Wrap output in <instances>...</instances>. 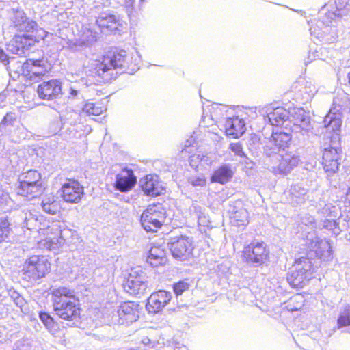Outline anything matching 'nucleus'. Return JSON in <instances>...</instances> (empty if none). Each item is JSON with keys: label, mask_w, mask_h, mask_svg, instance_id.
Wrapping results in <instances>:
<instances>
[{"label": "nucleus", "mask_w": 350, "mask_h": 350, "mask_svg": "<svg viewBox=\"0 0 350 350\" xmlns=\"http://www.w3.org/2000/svg\"><path fill=\"white\" fill-rule=\"evenodd\" d=\"M243 120L238 117L229 118L225 123L226 133L232 138L240 137L245 131Z\"/></svg>", "instance_id": "obj_22"}, {"label": "nucleus", "mask_w": 350, "mask_h": 350, "mask_svg": "<svg viewBox=\"0 0 350 350\" xmlns=\"http://www.w3.org/2000/svg\"><path fill=\"white\" fill-rule=\"evenodd\" d=\"M83 194V187L77 180H68L62 187V197L67 202L78 203Z\"/></svg>", "instance_id": "obj_13"}, {"label": "nucleus", "mask_w": 350, "mask_h": 350, "mask_svg": "<svg viewBox=\"0 0 350 350\" xmlns=\"http://www.w3.org/2000/svg\"><path fill=\"white\" fill-rule=\"evenodd\" d=\"M67 44L68 48H70L71 50L76 51H81L85 47H88V45H86V44H85L84 42H82V39L81 38V37H79V38H75L73 40H69L67 42Z\"/></svg>", "instance_id": "obj_41"}, {"label": "nucleus", "mask_w": 350, "mask_h": 350, "mask_svg": "<svg viewBox=\"0 0 350 350\" xmlns=\"http://www.w3.org/2000/svg\"><path fill=\"white\" fill-rule=\"evenodd\" d=\"M349 325H350V315L349 312H346L338 317V327H342Z\"/></svg>", "instance_id": "obj_48"}, {"label": "nucleus", "mask_w": 350, "mask_h": 350, "mask_svg": "<svg viewBox=\"0 0 350 350\" xmlns=\"http://www.w3.org/2000/svg\"><path fill=\"white\" fill-rule=\"evenodd\" d=\"M126 59L127 53L123 50L105 55L101 62L95 61L92 64V70H90V75L98 78L97 81L100 83L109 82L116 78L117 69L128 66Z\"/></svg>", "instance_id": "obj_1"}, {"label": "nucleus", "mask_w": 350, "mask_h": 350, "mask_svg": "<svg viewBox=\"0 0 350 350\" xmlns=\"http://www.w3.org/2000/svg\"><path fill=\"white\" fill-rule=\"evenodd\" d=\"M41 175L36 170H29L23 174L22 179L20 183H41Z\"/></svg>", "instance_id": "obj_38"}, {"label": "nucleus", "mask_w": 350, "mask_h": 350, "mask_svg": "<svg viewBox=\"0 0 350 350\" xmlns=\"http://www.w3.org/2000/svg\"><path fill=\"white\" fill-rule=\"evenodd\" d=\"M98 33L91 28H85L81 35L82 42H84L88 46L92 45L96 40Z\"/></svg>", "instance_id": "obj_37"}, {"label": "nucleus", "mask_w": 350, "mask_h": 350, "mask_svg": "<svg viewBox=\"0 0 350 350\" xmlns=\"http://www.w3.org/2000/svg\"><path fill=\"white\" fill-rule=\"evenodd\" d=\"M319 246L315 249V252L321 259L329 261L332 259V250L329 242L327 240H321Z\"/></svg>", "instance_id": "obj_31"}, {"label": "nucleus", "mask_w": 350, "mask_h": 350, "mask_svg": "<svg viewBox=\"0 0 350 350\" xmlns=\"http://www.w3.org/2000/svg\"><path fill=\"white\" fill-rule=\"evenodd\" d=\"M0 61L5 65L10 64L8 66L10 70L14 69L15 59L14 57H9L1 48H0Z\"/></svg>", "instance_id": "obj_42"}, {"label": "nucleus", "mask_w": 350, "mask_h": 350, "mask_svg": "<svg viewBox=\"0 0 350 350\" xmlns=\"http://www.w3.org/2000/svg\"><path fill=\"white\" fill-rule=\"evenodd\" d=\"M16 68L22 76L29 81L38 82L47 72V68L43 59H27L25 62H16Z\"/></svg>", "instance_id": "obj_6"}, {"label": "nucleus", "mask_w": 350, "mask_h": 350, "mask_svg": "<svg viewBox=\"0 0 350 350\" xmlns=\"http://www.w3.org/2000/svg\"><path fill=\"white\" fill-rule=\"evenodd\" d=\"M79 92L77 90L74 89L73 88H70L69 92V98H74L77 96Z\"/></svg>", "instance_id": "obj_54"}, {"label": "nucleus", "mask_w": 350, "mask_h": 350, "mask_svg": "<svg viewBox=\"0 0 350 350\" xmlns=\"http://www.w3.org/2000/svg\"><path fill=\"white\" fill-rule=\"evenodd\" d=\"M36 220L33 219H29L27 218V215H25V217L24 219V221L26 224V226L28 228H30V227L29 226H31L32 224V223L33 221H35Z\"/></svg>", "instance_id": "obj_56"}, {"label": "nucleus", "mask_w": 350, "mask_h": 350, "mask_svg": "<svg viewBox=\"0 0 350 350\" xmlns=\"http://www.w3.org/2000/svg\"><path fill=\"white\" fill-rule=\"evenodd\" d=\"M51 264L44 256H32L25 262L23 271L29 280H36L49 272Z\"/></svg>", "instance_id": "obj_7"}, {"label": "nucleus", "mask_w": 350, "mask_h": 350, "mask_svg": "<svg viewBox=\"0 0 350 350\" xmlns=\"http://www.w3.org/2000/svg\"><path fill=\"white\" fill-rule=\"evenodd\" d=\"M42 193V183L26 184L20 183L18 193L33 198Z\"/></svg>", "instance_id": "obj_29"}, {"label": "nucleus", "mask_w": 350, "mask_h": 350, "mask_svg": "<svg viewBox=\"0 0 350 350\" xmlns=\"http://www.w3.org/2000/svg\"><path fill=\"white\" fill-rule=\"evenodd\" d=\"M11 298L13 299L17 306L21 307L24 304L23 298L15 291H14L11 295Z\"/></svg>", "instance_id": "obj_52"}, {"label": "nucleus", "mask_w": 350, "mask_h": 350, "mask_svg": "<svg viewBox=\"0 0 350 350\" xmlns=\"http://www.w3.org/2000/svg\"><path fill=\"white\" fill-rule=\"evenodd\" d=\"M42 208L46 213L55 215L57 211V205L56 203H51V204H44L42 205Z\"/></svg>", "instance_id": "obj_50"}, {"label": "nucleus", "mask_w": 350, "mask_h": 350, "mask_svg": "<svg viewBox=\"0 0 350 350\" xmlns=\"http://www.w3.org/2000/svg\"><path fill=\"white\" fill-rule=\"evenodd\" d=\"M306 236V244L310 250H315L319 246V243L321 240L316 237L314 230L312 229Z\"/></svg>", "instance_id": "obj_40"}, {"label": "nucleus", "mask_w": 350, "mask_h": 350, "mask_svg": "<svg viewBox=\"0 0 350 350\" xmlns=\"http://www.w3.org/2000/svg\"><path fill=\"white\" fill-rule=\"evenodd\" d=\"M230 150L235 153L237 155L245 157L247 160H249L250 163L252 164H254V162L250 160L249 158H247L243 151V147L242 145L239 143H232L230 144Z\"/></svg>", "instance_id": "obj_46"}, {"label": "nucleus", "mask_w": 350, "mask_h": 350, "mask_svg": "<svg viewBox=\"0 0 350 350\" xmlns=\"http://www.w3.org/2000/svg\"><path fill=\"white\" fill-rule=\"evenodd\" d=\"M291 193L293 200H294L297 204H302L306 200L307 189L299 184H295L291 187Z\"/></svg>", "instance_id": "obj_35"}, {"label": "nucleus", "mask_w": 350, "mask_h": 350, "mask_svg": "<svg viewBox=\"0 0 350 350\" xmlns=\"http://www.w3.org/2000/svg\"><path fill=\"white\" fill-rule=\"evenodd\" d=\"M280 150L278 147H276L273 142L269 139V142L263 145L262 146V159L260 161L265 162V158H275L276 160H279V152Z\"/></svg>", "instance_id": "obj_33"}, {"label": "nucleus", "mask_w": 350, "mask_h": 350, "mask_svg": "<svg viewBox=\"0 0 350 350\" xmlns=\"http://www.w3.org/2000/svg\"><path fill=\"white\" fill-rule=\"evenodd\" d=\"M289 117L290 111L280 107L269 111L264 119L265 122H269L271 125L278 126L286 121Z\"/></svg>", "instance_id": "obj_24"}, {"label": "nucleus", "mask_w": 350, "mask_h": 350, "mask_svg": "<svg viewBox=\"0 0 350 350\" xmlns=\"http://www.w3.org/2000/svg\"><path fill=\"white\" fill-rule=\"evenodd\" d=\"M137 179L132 170H126L122 174H118L116 177V189L126 192L131 190L136 184Z\"/></svg>", "instance_id": "obj_21"}, {"label": "nucleus", "mask_w": 350, "mask_h": 350, "mask_svg": "<svg viewBox=\"0 0 350 350\" xmlns=\"http://www.w3.org/2000/svg\"><path fill=\"white\" fill-rule=\"evenodd\" d=\"M146 262L152 267H158L166 262L165 252L159 247H152L149 251Z\"/></svg>", "instance_id": "obj_27"}, {"label": "nucleus", "mask_w": 350, "mask_h": 350, "mask_svg": "<svg viewBox=\"0 0 350 350\" xmlns=\"http://www.w3.org/2000/svg\"><path fill=\"white\" fill-rule=\"evenodd\" d=\"M246 146L252 156L258 161H260L262 154L263 144L260 137L256 135L252 134L246 142Z\"/></svg>", "instance_id": "obj_26"}, {"label": "nucleus", "mask_w": 350, "mask_h": 350, "mask_svg": "<svg viewBox=\"0 0 350 350\" xmlns=\"http://www.w3.org/2000/svg\"><path fill=\"white\" fill-rule=\"evenodd\" d=\"M194 208L198 217V224L202 226H208L211 223L208 216L202 211L201 207L195 206Z\"/></svg>", "instance_id": "obj_39"}, {"label": "nucleus", "mask_w": 350, "mask_h": 350, "mask_svg": "<svg viewBox=\"0 0 350 350\" xmlns=\"http://www.w3.org/2000/svg\"><path fill=\"white\" fill-rule=\"evenodd\" d=\"M29 18L21 9L12 8L10 12V26L18 31Z\"/></svg>", "instance_id": "obj_28"}, {"label": "nucleus", "mask_w": 350, "mask_h": 350, "mask_svg": "<svg viewBox=\"0 0 350 350\" xmlns=\"http://www.w3.org/2000/svg\"><path fill=\"white\" fill-rule=\"evenodd\" d=\"M289 118L293 124L291 133L299 142H304L308 139L312 129L309 113L302 108L293 109L290 112Z\"/></svg>", "instance_id": "obj_4"}, {"label": "nucleus", "mask_w": 350, "mask_h": 350, "mask_svg": "<svg viewBox=\"0 0 350 350\" xmlns=\"http://www.w3.org/2000/svg\"><path fill=\"white\" fill-rule=\"evenodd\" d=\"M12 228L7 217H0V243L8 242L10 237Z\"/></svg>", "instance_id": "obj_34"}, {"label": "nucleus", "mask_w": 350, "mask_h": 350, "mask_svg": "<svg viewBox=\"0 0 350 350\" xmlns=\"http://www.w3.org/2000/svg\"><path fill=\"white\" fill-rule=\"evenodd\" d=\"M234 174L230 164H223L213 172L211 181L224 185L232 178Z\"/></svg>", "instance_id": "obj_23"}, {"label": "nucleus", "mask_w": 350, "mask_h": 350, "mask_svg": "<svg viewBox=\"0 0 350 350\" xmlns=\"http://www.w3.org/2000/svg\"><path fill=\"white\" fill-rule=\"evenodd\" d=\"M301 224L308 226L310 230L314 228V218L310 215H306L301 219Z\"/></svg>", "instance_id": "obj_51"}, {"label": "nucleus", "mask_w": 350, "mask_h": 350, "mask_svg": "<svg viewBox=\"0 0 350 350\" xmlns=\"http://www.w3.org/2000/svg\"><path fill=\"white\" fill-rule=\"evenodd\" d=\"M349 83H350V72L348 73Z\"/></svg>", "instance_id": "obj_59"}, {"label": "nucleus", "mask_w": 350, "mask_h": 350, "mask_svg": "<svg viewBox=\"0 0 350 350\" xmlns=\"http://www.w3.org/2000/svg\"><path fill=\"white\" fill-rule=\"evenodd\" d=\"M11 202L12 200L9 196V193L4 191L3 190H0V206L8 205Z\"/></svg>", "instance_id": "obj_49"}, {"label": "nucleus", "mask_w": 350, "mask_h": 350, "mask_svg": "<svg viewBox=\"0 0 350 350\" xmlns=\"http://www.w3.org/2000/svg\"><path fill=\"white\" fill-rule=\"evenodd\" d=\"M329 224H330L331 225L332 224V222L329 221ZM333 224H334V222H333Z\"/></svg>", "instance_id": "obj_61"}, {"label": "nucleus", "mask_w": 350, "mask_h": 350, "mask_svg": "<svg viewBox=\"0 0 350 350\" xmlns=\"http://www.w3.org/2000/svg\"><path fill=\"white\" fill-rule=\"evenodd\" d=\"M18 31L24 33L20 36L27 38L28 42L31 45L39 42L40 40L44 39L46 36V31L42 28H40L36 21L29 18L27 20Z\"/></svg>", "instance_id": "obj_15"}, {"label": "nucleus", "mask_w": 350, "mask_h": 350, "mask_svg": "<svg viewBox=\"0 0 350 350\" xmlns=\"http://www.w3.org/2000/svg\"><path fill=\"white\" fill-rule=\"evenodd\" d=\"M37 93L41 99H55L62 94V83L57 79L44 81L38 86Z\"/></svg>", "instance_id": "obj_14"}, {"label": "nucleus", "mask_w": 350, "mask_h": 350, "mask_svg": "<svg viewBox=\"0 0 350 350\" xmlns=\"http://www.w3.org/2000/svg\"><path fill=\"white\" fill-rule=\"evenodd\" d=\"M106 110V108L102 103H87L84 105L83 107V111L93 116H98L100 115L104 111Z\"/></svg>", "instance_id": "obj_36"}, {"label": "nucleus", "mask_w": 350, "mask_h": 350, "mask_svg": "<svg viewBox=\"0 0 350 350\" xmlns=\"http://www.w3.org/2000/svg\"><path fill=\"white\" fill-rule=\"evenodd\" d=\"M51 203H55V201L53 198H46L42 200V206L44 204H51Z\"/></svg>", "instance_id": "obj_55"}, {"label": "nucleus", "mask_w": 350, "mask_h": 350, "mask_svg": "<svg viewBox=\"0 0 350 350\" xmlns=\"http://www.w3.org/2000/svg\"><path fill=\"white\" fill-rule=\"evenodd\" d=\"M139 313L138 304L133 301L124 302L118 306L116 314L113 316V321L120 325H129L137 321Z\"/></svg>", "instance_id": "obj_10"}, {"label": "nucleus", "mask_w": 350, "mask_h": 350, "mask_svg": "<svg viewBox=\"0 0 350 350\" xmlns=\"http://www.w3.org/2000/svg\"><path fill=\"white\" fill-rule=\"evenodd\" d=\"M189 287V284L186 281H180L174 284V291L176 295H181Z\"/></svg>", "instance_id": "obj_47"}, {"label": "nucleus", "mask_w": 350, "mask_h": 350, "mask_svg": "<svg viewBox=\"0 0 350 350\" xmlns=\"http://www.w3.org/2000/svg\"><path fill=\"white\" fill-rule=\"evenodd\" d=\"M46 16L47 18H49V17H51V15H48V14H47V15H46Z\"/></svg>", "instance_id": "obj_60"}, {"label": "nucleus", "mask_w": 350, "mask_h": 350, "mask_svg": "<svg viewBox=\"0 0 350 350\" xmlns=\"http://www.w3.org/2000/svg\"><path fill=\"white\" fill-rule=\"evenodd\" d=\"M230 222L233 226L241 227L248 224V213L245 208H241L235 211L230 216Z\"/></svg>", "instance_id": "obj_32"}, {"label": "nucleus", "mask_w": 350, "mask_h": 350, "mask_svg": "<svg viewBox=\"0 0 350 350\" xmlns=\"http://www.w3.org/2000/svg\"><path fill=\"white\" fill-rule=\"evenodd\" d=\"M53 309L62 319L74 321L79 318L80 309L75 291L66 287L53 288L51 291Z\"/></svg>", "instance_id": "obj_2"}, {"label": "nucleus", "mask_w": 350, "mask_h": 350, "mask_svg": "<svg viewBox=\"0 0 350 350\" xmlns=\"http://www.w3.org/2000/svg\"><path fill=\"white\" fill-rule=\"evenodd\" d=\"M167 245L172 256L179 260H188L193 250L192 239L183 235L170 238Z\"/></svg>", "instance_id": "obj_9"}, {"label": "nucleus", "mask_w": 350, "mask_h": 350, "mask_svg": "<svg viewBox=\"0 0 350 350\" xmlns=\"http://www.w3.org/2000/svg\"><path fill=\"white\" fill-rule=\"evenodd\" d=\"M323 165L325 172L334 174L338 169L339 154L338 150L331 146L325 147L323 152Z\"/></svg>", "instance_id": "obj_17"}, {"label": "nucleus", "mask_w": 350, "mask_h": 350, "mask_svg": "<svg viewBox=\"0 0 350 350\" xmlns=\"http://www.w3.org/2000/svg\"><path fill=\"white\" fill-rule=\"evenodd\" d=\"M96 23L102 31L106 30L112 32L118 30L119 27L122 25L119 16L107 13H103L98 16Z\"/></svg>", "instance_id": "obj_18"}, {"label": "nucleus", "mask_w": 350, "mask_h": 350, "mask_svg": "<svg viewBox=\"0 0 350 350\" xmlns=\"http://www.w3.org/2000/svg\"><path fill=\"white\" fill-rule=\"evenodd\" d=\"M280 154V163L277 166H272L271 170L275 175H286L290 173L300 161L299 155L295 150H286Z\"/></svg>", "instance_id": "obj_11"}, {"label": "nucleus", "mask_w": 350, "mask_h": 350, "mask_svg": "<svg viewBox=\"0 0 350 350\" xmlns=\"http://www.w3.org/2000/svg\"><path fill=\"white\" fill-rule=\"evenodd\" d=\"M330 109L329 113L323 120V124L328 132L337 133L342 125V113L340 112V107Z\"/></svg>", "instance_id": "obj_20"}, {"label": "nucleus", "mask_w": 350, "mask_h": 350, "mask_svg": "<svg viewBox=\"0 0 350 350\" xmlns=\"http://www.w3.org/2000/svg\"><path fill=\"white\" fill-rule=\"evenodd\" d=\"M269 250L264 242L252 241L243 250V257L247 263L258 267L265 264L269 258Z\"/></svg>", "instance_id": "obj_8"}, {"label": "nucleus", "mask_w": 350, "mask_h": 350, "mask_svg": "<svg viewBox=\"0 0 350 350\" xmlns=\"http://www.w3.org/2000/svg\"><path fill=\"white\" fill-rule=\"evenodd\" d=\"M31 46L32 45L28 42L27 38L18 35L8 44L7 50L12 54L21 55H25Z\"/></svg>", "instance_id": "obj_25"}, {"label": "nucleus", "mask_w": 350, "mask_h": 350, "mask_svg": "<svg viewBox=\"0 0 350 350\" xmlns=\"http://www.w3.org/2000/svg\"><path fill=\"white\" fill-rule=\"evenodd\" d=\"M293 133L288 132H274L271 135L270 140L273 144L278 147V149L285 151V148H288V145L292 139Z\"/></svg>", "instance_id": "obj_30"}, {"label": "nucleus", "mask_w": 350, "mask_h": 350, "mask_svg": "<svg viewBox=\"0 0 350 350\" xmlns=\"http://www.w3.org/2000/svg\"><path fill=\"white\" fill-rule=\"evenodd\" d=\"M172 299V293L165 291H159L152 293L146 306L149 312L157 313L165 306Z\"/></svg>", "instance_id": "obj_16"}, {"label": "nucleus", "mask_w": 350, "mask_h": 350, "mask_svg": "<svg viewBox=\"0 0 350 350\" xmlns=\"http://www.w3.org/2000/svg\"><path fill=\"white\" fill-rule=\"evenodd\" d=\"M42 246H44L46 248L51 250L56 248L57 243L51 241L45 240L44 241L40 243V247Z\"/></svg>", "instance_id": "obj_53"}, {"label": "nucleus", "mask_w": 350, "mask_h": 350, "mask_svg": "<svg viewBox=\"0 0 350 350\" xmlns=\"http://www.w3.org/2000/svg\"><path fill=\"white\" fill-rule=\"evenodd\" d=\"M188 182L193 187H204L206 180L202 175L191 176L188 178Z\"/></svg>", "instance_id": "obj_45"}, {"label": "nucleus", "mask_w": 350, "mask_h": 350, "mask_svg": "<svg viewBox=\"0 0 350 350\" xmlns=\"http://www.w3.org/2000/svg\"><path fill=\"white\" fill-rule=\"evenodd\" d=\"M137 273L135 271H131L126 281L123 284V288L131 295L140 296L146 293L148 285L143 272L141 271V274H137Z\"/></svg>", "instance_id": "obj_12"}, {"label": "nucleus", "mask_w": 350, "mask_h": 350, "mask_svg": "<svg viewBox=\"0 0 350 350\" xmlns=\"http://www.w3.org/2000/svg\"><path fill=\"white\" fill-rule=\"evenodd\" d=\"M346 199L350 203V188L347 190L346 193Z\"/></svg>", "instance_id": "obj_58"}, {"label": "nucleus", "mask_w": 350, "mask_h": 350, "mask_svg": "<svg viewBox=\"0 0 350 350\" xmlns=\"http://www.w3.org/2000/svg\"><path fill=\"white\" fill-rule=\"evenodd\" d=\"M16 121L14 113H8L0 123V130L2 131L6 126H13Z\"/></svg>", "instance_id": "obj_44"}, {"label": "nucleus", "mask_w": 350, "mask_h": 350, "mask_svg": "<svg viewBox=\"0 0 350 350\" xmlns=\"http://www.w3.org/2000/svg\"><path fill=\"white\" fill-rule=\"evenodd\" d=\"M312 277L311 261L307 258L297 260L288 274L287 280L293 287L302 288Z\"/></svg>", "instance_id": "obj_5"}, {"label": "nucleus", "mask_w": 350, "mask_h": 350, "mask_svg": "<svg viewBox=\"0 0 350 350\" xmlns=\"http://www.w3.org/2000/svg\"><path fill=\"white\" fill-rule=\"evenodd\" d=\"M39 316L40 320L46 327V328L51 331L55 327L53 319L48 313L46 312H40Z\"/></svg>", "instance_id": "obj_43"}, {"label": "nucleus", "mask_w": 350, "mask_h": 350, "mask_svg": "<svg viewBox=\"0 0 350 350\" xmlns=\"http://www.w3.org/2000/svg\"><path fill=\"white\" fill-rule=\"evenodd\" d=\"M167 214L165 208L161 204L150 205L144 211L141 215V224L147 232H155L170 218L167 219Z\"/></svg>", "instance_id": "obj_3"}, {"label": "nucleus", "mask_w": 350, "mask_h": 350, "mask_svg": "<svg viewBox=\"0 0 350 350\" xmlns=\"http://www.w3.org/2000/svg\"><path fill=\"white\" fill-rule=\"evenodd\" d=\"M143 191L147 196H157L163 193L164 188L158 180V177L148 175L140 180Z\"/></svg>", "instance_id": "obj_19"}, {"label": "nucleus", "mask_w": 350, "mask_h": 350, "mask_svg": "<svg viewBox=\"0 0 350 350\" xmlns=\"http://www.w3.org/2000/svg\"><path fill=\"white\" fill-rule=\"evenodd\" d=\"M133 3H134V0H125V4L127 7L132 6Z\"/></svg>", "instance_id": "obj_57"}]
</instances>
